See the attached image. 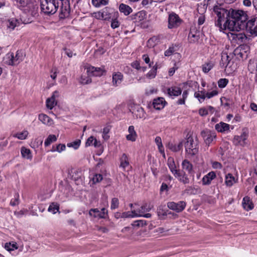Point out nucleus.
Listing matches in <instances>:
<instances>
[{
  "mask_svg": "<svg viewBox=\"0 0 257 257\" xmlns=\"http://www.w3.org/2000/svg\"><path fill=\"white\" fill-rule=\"evenodd\" d=\"M120 167L122 168L123 169H125V168L128 166L129 165V161L128 158L127 156L123 154L120 160Z\"/></svg>",
  "mask_w": 257,
  "mask_h": 257,
  "instance_id": "35",
  "label": "nucleus"
},
{
  "mask_svg": "<svg viewBox=\"0 0 257 257\" xmlns=\"http://www.w3.org/2000/svg\"><path fill=\"white\" fill-rule=\"evenodd\" d=\"M213 65L212 62L205 63L202 65V71L204 73H207L212 68Z\"/></svg>",
  "mask_w": 257,
  "mask_h": 257,
  "instance_id": "42",
  "label": "nucleus"
},
{
  "mask_svg": "<svg viewBox=\"0 0 257 257\" xmlns=\"http://www.w3.org/2000/svg\"><path fill=\"white\" fill-rule=\"evenodd\" d=\"M119 10L125 16H128L133 12L132 9L129 6L124 4H120L119 6Z\"/></svg>",
  "mask_w": 257,
  "mask_h": 257,
  "instance_id": "27",
  "label": "nucleus"
},
{
  "mask_svg": "<svg viewBox=\"0 0 257 257\" xmlns=\"http://www.w3.org/2000/svg\"><path fill=\"white\" fill-rule=\"evenodd\" d=\"M21 154L23 158L28 160H31L32 159V155L31 151L29 149L23 147L21 148Z\"/></svg>",
  "mask_w": 257,
  "mask_h": 257,
  "instance_id": "30",
  "label": "nucleus"
},
{
  "mask_svg": "<svg viewBox=\"0 0 257 257\" xmlns=\"http://www.w3.org/2000/svg\"><path fill=\"white\" fill-rule=\"evenodd\" d=\"M118 13L117 12L114 13V19H112L111 23V27L112 29H115L118 28L119 26V23L117 20V18L118 17Z\"/></svg>",
  "mask_w": 257,
  "mask_h": 257,
  "instance_id": "39",
  "label": "nucleus"
},
{
  "mask_svg": "<svg viewBox=\"0 0 257 257\" xmlns=\"http://www.w3.org/2000/svg\"><path fill=\"white\" fill-rule=\"evenodd\" d=\"M5 247L8 251L14 250L15 249L18 248L16 243H11V242L6 243Z\"/></svg>",
  "mask_w": 257,
  "mask_h": 257,
  "instance_id": "47",
  "label": "nucleus"
},
{
  "mask_svg": "<svg viewBox=\"0 0 257 257\" xmlns=\"http://www.w3.org/2000/svg\"><path fill=\"white\" fill-rule=\"evenodd\" d=\"M102 176L100 174H96L92 178V181L94 184L98 183L102 180Z\"/></svg>",
  "mask_w": 257,
  "mask_h": 257,
  "instance_id": "54",
  "label": "nucleus"
},
{
  "mask_svg": "<svg viewBox=\"0 0 257 257\" xmlns=\"http://www.w3.org/2000/svg\"><path fill=\"white\" fill-rule=\"evenodd\" d=\"M107 214V210L105 208H102L100 210L97 208L91 209L89 210L90 216L94 218H104Z\"/></svg>",
  "mask_w": 257,
  "mask_h": 257,
  "instance_id": "9",
  "label": "nucleus"
},
{
  "mask_svg": "<svg viewBox=\"0 0 257 257\" xmlns=\"http://www.w3.org/2000/svg\"><path fill=\"white\" fill-rule=\"evenodd\" d=\"M247 139V134L243 132L240 136H234L233 143L235 146H244L246 143L245 141Z\"/></svg>",
  "mask_w": 257,
  "mask_h": 257,
  "instance_id": "14",
  "label": "nucleus"
},
{
  "mask_svg": "<svg viewBox=\"0 0 257 257\" xmlns=\"http://www.w3.org/2000/svg\"><path fill=\"white\" fill-rule=\"evenodd\" d=\"M218 94V91L216 90H213L211 92H207L205 94V98H210Z\"/></svg>",
  "mask_w": 257,
  "mask_h": 257,
  "instance_id": "60",
  "label": "nucleus"
},
{
  "mask_svg": "<svg viewBox=\"0 0 257 257\" xmlns=\"http://www.w3.org/2000/svg\"><path fill=\"white\" fill-rule=\"evenodd\" d=\"M205 19V16H204L203 15H201L199 16L198 20V25H202L204 23Z\"/></svg>",
  "mask_w": 257,
  "mask_h": 257,
  "instance_id": "64",
  "label": "nucleus"
},
{
  "mask_svg": "<svg viewBox=\"0 0 257 257\" xmlns=\"http://www.w3.org/2000/svg\"><path fill=\"white\" fill-rule=\"evenodd\" d=\"M59 209V206L57 204H55L54 203H51L49 208H48V211L49 212H53L54 214L56 213V212L58 211Z\"/></svg>",
  "mask_w": 257,
  "mask_h": 257,
  "instance_id": "48",
  "label": "nucleus"
},
{
  "mask_svg": "<svg viewBox=\"0 0 257 257\" xmlns=\"http://www.w3.org/2000/svg\"><path fill=\"white\" fill-rule=\"evenodd\" d=\"M195 188L192 186H188L184 190V192L187 194H192L195 193Z\"/></svg>",
  "mask_w": 257,
  "mask_h": 257,
  "instance_id": "59",
  "label": "nucleus"
},
{
  "mask_svg": "<svg viewBox=\"0 0 257 257\" xmlns=\"http://www.w3.org/2000/svg\"><path fill=\"white\" fill-rule=\"evenodd\" d=\"M108 3V0H92V5L96 8L105 6Z\"/></svg>",
  "mask_w": 257,
  "mask_h": 257,
  "instance_id": "37",
  "label": "nucleus"
},
{
  "mask_svg": "<svg viewBox=\"0 0 257 257\" xmlns=\"http://www.w3.org/2000/svg\"><path fill=\"white\" fill-rule=\"evenodd\" d=\"M242 205L246 210H251L253 208V204L248 197H245L243 199Z\"/></svg>",
  "mask_w": 257,
  "mask_h": 257,
  "instance_id": "26",
  "label": "nucleus"
},
{
  "mask_svg": "<svg viewBox=\"0 0 257 257\" xmlns=\"http://www.w3.org/2000/svg\"><path fill=\"white\" fill-rule=\"evenodd\" d=\"M86 69H87L88 74L91 75V76H101L105 72V70L103 68L89 66L86 67Z\"/></svg>",
  "mask_w": 257,
  "mask_h": 257,
  "instance_id": "10",
  "label": "nucleus"
},
{
  "mask_svg": "<svg viewBox=\"0 0 257 257\" xmlns=\"http://www.w3.org/2000/svg\"><path fill=\"white\" fill-rule=\"evenodd\" d=\"M167 164H168V166L171 172L173 174H176L178 170L176 169V165L175 164L174 159L172 157H169L168 159Z\"/></svg>",
  "mask_w": 257,
  "mask_h": 257,
  "instance_id": "29",
  "label": "nucleus"
},
{
  "mask_svg": "<svg viewBox=\"0 0 257 257\" xmlns=\"http://www.w3.org/2000/svg\"><path fill=\"white\" fill-rule=\"evenodd\" d=\"M40 6L42 11L45 14H54L57 11L58 4H56L55 0L48 1V0H40Z\"/></svg>",
  "mask_w": 257,
  "mask_h": 257,
  "instance_id": "4",
  "label": "nucleus"
},
{
  "mask_svg": "<svg viewBox=\"0 0 257 257\" xmlns=\"http://www.w3.org/2000/svg\"><path fill=\"white\" fill-rule=\"evenodd\" d=\"M256 2L257 0H243V4L244 6L250 7L252 4L254 7L257 9Z\"/></svg>",
  "mask_w": 257,
  "mask_h": 257,
  "instance_id": "46",
  "label": "nucleus"
},
{
  "mask_svg": "<svg viewBox=\"0 0 257 257\" xmlns=\"http://www.w3.org/2000/svg\"><path fill=\"white\" fill-rule=\"evenodd\" d=\"M216 177L215 173L212 171L208 173L206 175L204 176L202 179V184L204 185H209L211 182Z\"/></svg>",
  "mask_w": 257,
  "mask_h": 257,
  "instance_id": "18",
  "label": "nucleus"
},
{
  "mask_svg": "<svg viewBox=\"0 0 257 257\" xmlns=\"http://www.w3.org/2000/svg\"><path fill=\"white\" fill-rule=\"evenodd\" d=\"M139 214L136 210H132V212L127 211L122 213L121 217L123 218L139 217Z\"/></svg>",
  "mask_w": 257,
  "mask_h": 257,
  "instance_id": "38",
  "label": "nucleus"
},
{
  "mask_svg": "<svg viewBox=\"0 0 257 257\" xmlns=\"http://www.w3.org/2000/svg\"><path fill=\"white\" fill-rule=\"evenodd\" d=\"M200 39V32L195 29H191L189 35L188 39L191 43H195Z\"/></svg>",
  "mask_w": 257,
  "mask_h": 257,
  "instance_id": "15",
  "label": "nucleus"
},
{
  "mask_svg": "<svg viewBox=\"0 0 257 257\" xmlns=\"http://www.w3.org/2000/svg\"><path fill=\"white\" fill-rule=\"evenodd\" d=\"M168 94L170 96H177L181 94L182 90L180 88L178 87H172L168 88Z\"/></svg>",
  "mask_w": 257,
  "mask_h": 257,
  "instance_id": "25",
  "label": "nucleus"
},
{
  "mask_svg": "<svg viewBox=\"0 0 257 257\" xmlns=\"http://www.w3.org/2000/svg\"><path fill=\"white\" fill-rule=\"evenodd\" d=\"M128 132L129 134L126 137V139L128 141L135 142L136 140L137 135L135 131L134 126L133 125L130 126L128 129Z\"/></svg>",
  "mask_w": 257,
  "mask_h": 257,
  "instance_id": "21",
  "label": "nucleus"
},
{
  "mask_svg": "<svg viewBox=\"0 0 257 257\" xmlns=\"http://www.w3.org/2000/svg\"><path fill=\"white\" fill-rule=\"evenodd\" d=\"M147 225V221L144 220H139L134 221L132 225L134 226H143L144 225Z\"/></svg>",
  "mask_w": 257,
  "mask_h": 257,
  "instance_id": "51",
  "label": "nucleus"
},
{
  "mask_svg": "<svg viewBox=\"0 0 257 257\" xmlns=\"http://www.w3.org/2000/svg\"><path fill=\"white\" fill-rule=\"evenodd\" d=\"M80 140H76L72 143H70L67 144V147H73L75 149H77L78 148L80 145Z\"/></svg>",
  "mask_w": 257,
  "mask_h": 257,
  "instance_id": "53",
  "label": "nucleus"
},
{
  "mask_svg": "<svg viewBox=\"0 0 257 257\" xmlns=\"http://www.w3.org/2000/svg\"><path fill=\"white\" fill-rule=\"evenodd\" d=\"M57 104L56 100L48 98L46 100V106L48 108L52 109Z\"/></svg>",
  "mask_w": 257,
  "mask_h": 257,
  "instance_id": "41",
  "label": "nucleus"
},
{
  "mask_svg": "<svg viewBox=\"0 0 257 257\" xmlns=\"http://www.w3.org/2000/svg\"><path fill=\"white\" fill-rule=\"evenodd\" d=\"M143 59L147 64H149L150 67H152V64H153V62L150 63V60L148 55L145 54L143 55Z\"/></svg>",
  "mask_w": 257,
  "mask_h": 257,
  "instance_id": "61",
  "label": "nucleus"
},
{
  "mask_svg": "<svg viewBox=\"0 0 257 257\" xmlns=\"http://www.w3.org/2000/svg\"><path fill=\"white\" fill-rule=\"evenodd\" d=\"M182 168L187 171L188 173H190L192 170V165L187 160H184L182 163Z\"/></svg>",
  "mask_w": 257,
  "mask_h": 257,
  "instance_id": "31",
  "label": "nucleus"
},
{
  "mask_svg": "<svg viewBox=\"0 0 257 257\" xmlns=\"http://www.w3.org/2000/svg\"><path fill=\"white\" fill-rule=\"evenodd\" d=\"M155 143L158 146L160 152L163 154L165 157L164 150L162 143V139L160 137H156L155 140Z\"/></svg>",
  "mask_w": 257,
  "mask_h": 257,
  "instance_id": "36",
  "label": "nucleus"
},
{
  "mask_svg": "<svg viewBox=\"0 0 257 257\" xmlns=\"http://www.w3.org/2000/svg\"><path fill=\"white\" fill-rule=\"evenodd\" d=\"M174 52V49L173 47H170L168 50L165 52V55L166 56H170Z\"/></svg>",
  "mask_w": 257,
  "mask_h": 257,
  "instance_id": "63",
  "label": "nucleus"
},
{
  "mask_svg": "<svg viewBox=\"0 0 257 257\" xmlns=\"http://www.w3.org/2000/svg\"><path fill=\"white\" fill-rule=\"evenodd\" d=\"M238 31L231 33L229 37L232 39V41H234L235 42L240 44L242 43L244 39H246L245 35L242 33H238Z\"/></svg>",
  "mask_w": 257,
  "mask_h": 257,
  "instance_id": "13",
  "label": "nucleus"
},
{
  "mask_svg": "<svg viewBox=\"0 0 257 257\" xmlns=\"http://www.w3.org/2000/svg\"><path fill=\"white\" fill-rule=\"evenodd\" d=\"M167 206L169 209L179 212L184 210L186 206V203L184 201H180L178 203L170 202L168 203Z\"/></svg>",
  "mask_w": 257,
  "mask_h": 257,
  "instance_id": "12",
  "label": "nucleus"
},
{
  "mask_svg": "<svg viewBox=\"0 0 257 257\" xmlns=\"http://www.w3.org/2000/svg\"><path fill=\"white\" fill-rule=\"evenodd\" d=\"M20 22L15 18H12L8 21L7 26L9 28L14 30L15 28L19 26Z\"/></svg>",
  "mask_w": 257,
  "mask_h": 257,
  "instance_id": "33",
  "label": "nucleus"
},
{
  "mask_svg": "<svg viewBox=\"0 0 257 257\" xmlns=\"http://www.w3.org/2000/svg\"><path fill=\"white\" fill-rule=\"evenodd\" d=\"M158 215L161 219H164L168 214H171L172 213L169 210L164 208V206H160L157 210Z\"/></svg>",
  "mask_w": 257,
  "mask_h": 257,
  "instance_id": "23",
  "label": "nucleus"
},
{
  "mask_svg": "<svg viewBox=\"0 0 257 257\" xmlns=\"http://www.w3.org/2000/svg\"><path fill=\"white\" fill-rule=\"evenodd\" d=\"M232 9L228 10L222 8L220 5L215 6L213 8V12L215 15H216V19L217 20L215 21V26L219 28H222V22L226 20V18L230 15Z\"/></svg>",
  "mask_w": 257,
  "mask_h": 257,
  "instance_id": "3",
  "label": "nucleus"
},
{
  "mask_svg": "<svg viewBox=\"0 0 257 257\" xmlns=\"http://www.w3.org/2000/svg\"><path fill=\"white\" fill-rule=\"evenodd\" d=\"M119 205V201L117 198H113L111 199L110 208L111 209H115L118 208Z\"/></svg>",
  "mask_w": 257,
  "mask_h": 257,
  "instance_id": "49",
  "label": "nucleus"
},
{
  "mask_svg": "<svg viewBox=\"0 0 257 257\" xmlns=\"http://www.w3.org/2000/svg\"><path fill=\"white\" fill-rule=\"evenodd\" d=\"M246 29L252 34L257 35V17L251 19L245 24Z\"/></svg>",
  "mask_w": 257,
  "mask_h": 257,
  "instance_id": "11",
  "label": "nucleus"
},
{
  "mask_svg": "<svg viewBox=\"0 0 257 257\" xmlns=\"http://www.w3.org/2000/svg\"><path fill=\"white\" fill-rule=\"evenodd\" d=\"M201 136L204 139L205 143L209 145L216 138L215 133L209 130H204L201 133Z\"/></svg>",
  "mask_w": 257,
  "mask_h": 257,
  "instance_id": "8",
  "label": "nucleus"
},
{
  "mask_svg": "<svg viewBox=\"0 0 257 257\" xmlns=\"http://www.w3.org/2000/svg\"><path fill=\"white\" fill-rule=\"evenodd\" d=\"M247 19V15L243 11L231 10L230 15L226 18L222 28L220 30L228 29L231 31H239L244 27V23Z\"/></svg>",
  "mask_w": 257,
  "mask_h": 257,
  "instance_id": "1",
  "label": "nucleus"
},
{
  "mask_svg": "<svg viewBox=\"0 0 257 257\" xmlns=\"http://www.w3.org/2000/svg\"><path fill=\"white\" fill-rule=\"evenodd\" d=\"M146 18V13L144 11H141L127 17V20L132 21L136 26L142 24V21Z\"/></svg>",
  "mask_w": 257,
  "mask_h": 257,
  "instance_id": "6",
  "label": "nucleus"
},
{
  "mask_svg": "<svg viewBox=\"0 0 257 257\" xmlns=\"http://www.w3.org/2000/svg\"><path fill=\"white\" fill-rule=\"evenodd\" d=\"M165 101L162 98H158L154 100L153 105L156 109L160 110L164 106Z\"/></svg>",
  "mask_w": 257,
  "mask_h": 257,
  "instance_id": "28",
  "label": "nucleus"
},
{
  "mask_svg": "<svg viewBox=\"0 0 257 257\" xmlns=\"http://www.w3.org/2000/svg\"><path fill=\"white\" fill-rule=\"evenodd\" d=\"M100 142H98L97 140L92 136L89 137L86 142V146H90L93 145L94 147H97L100 146Z\"/></svg>",
  "mask_w": 257,
  "mask_h": 257,
  "instance_id": "34",
  "label": "nucleus"
},
{
  "mask_svg": "<svg viewBox=\"0 0 257 257\" xmlns=\"http://www.w3.org/2000/svg\"><path fill=\"white\" fill-rule=\"evenodd\" d=\"M157 66L156 65L153 67V69L147 74V77L150 79L154 78L156 75Z\"/></svg>",
  "mask_w": 257,
  "mask_h": 257,
  "instance_id": "43",
  "label": "nucleus"
},
{
  "mask_svg": "<svg viewBox=\"0 0 257 257\" xmlns=\"http://www.w3.org/2000/svg\"><path fill=\"white\" fill-rule=\"evenodd\" d=\"M228 82V79L226 78H221L218 80V85L220 88H224L226 86Z\"/></svg>",
  "mask_w": 257,
  "mask_h": 257,
  "instance_id": "52",
  "label": "nucleus"
},
{
  "mask_svg": "<svg viewBox=\"0 0 257 257\" xmlns=\"http://www.w3.org/2000/svg\"><path fill=\"white\" fill-rule=\"evenodd\" d=\"M181 23V20L175 13L170 14L168 18V28L173 29L179 27Z\"/></svg>",
  "mask_w": 257,
  "mask_h": 257,
  "instance_id": "7",
  "label": "nucleus"
},
{
  "mask_svg": "<svg viewBox=\"0 0 257 257\" xmlns=\"http://www.w3.org/2000/svg\"><path fill=\"white\" fill-rule=\"evenodd\" d=\"M167 147L170 150H171L173 152H177L179 151L177 145L169 143L168 144Z\"/></svg>",
  "mask_w": 257,
  "mask_h": 257,
  "instance_id": "57",
  "label": "nucleus"
},
{
  "mask_svg": "<svg viewBox=\"0 0 257 257\" xmlns=\"http://www.w3.org/2000/svg\"><path fill=\"white\" fill-rule=\"evenodd\" d=\"M91 75H88L86 72L85 74H83L80 79V83L82 84H87L91 82Z\"/></svg>",
  "mask_w": 257,
  "mask_h": 257,
  "instance_id": "32",
  "label": "nucleus"
},
{
  "mask_svg": "<svg viewBox=\"0 0 257 257\" xmlns=\"http://www.w3.org/2000/svg\"><path fill=\"white\" fill-rule=\"evenodd\" d=\"M110 128H111L110 126L107 125L105 127H104L103 128V132H102L103 135H102V137H103V138L105 140H108L109 139V136L108 135V134L110 132Z\"/></svg>",
  "mask_w": 257,
  "mask_h": 257,
  "instance_id": "44",
  "label": "nucleus"
},
{
  "mask_svg": "<svg viewBox=\"0 0 257 257\" xmlns=\"http://www.w3.org/2000/svg\"><path fill=\"white\" fill-rule=\"evenodd\" d=\"M194 96L196 98H198V100L200 102H202V101H203L205 98V94H200V91L195 92Z\"/></svg>",
  "mask_w": 257,
  "mask_h": 257,
  "instance_id": "55",
  "label": "nucleus"
},
{
  "mask_svg": "<svg viewBox=\"0 0 257 257\" xmlns=\"http://www.w3.org/2000/svg\"><path fill=\"white\" fill-rule=\"evenodd\" d=\"M230 125L226 123L220 122L215 125V128L218 132H224L229 130Z\"/></svg>",
  "mask_w": 257,
  "mask_h": 257,
  "instance_id": "24",
  "label": "nucleus"
},
{
  "mask_svg": "<svg viewBox=\"0 0 257 257\" xmlns=\"http://www.w3.org/2000/svg\"><path fill=\"white\" fill-rule=\"evenodd\" d=\"M65 148L66 146L64 144H60L57 146L55 150L58 152L59 153H60L62 151H64L65 149Z\"/></svg>",
  "mask_w": 257,
  "mask_h": 257,
  "instance_id": "62",
  "label": "nucleus"
},
{
  "mask_svg": "<svg viewBox=\"0 0 257 257\" xmlns=\"http://www.w3.org/2000/svg\"><path fill=\"white\" fill-rule=\"evenodd\" d=\"M57 137L54 135H50L44 142L45 146H49L51 143L56 141Z\"/></svg>",
  "mask_w": 257,
  "mask_h": 257,
  "instance_id": "40",
  "label": "nucleus"
},
{
  "mask_svg": "<svg viewBox=\"0 0 257 257\" xmlns=\"http://www.w3.org/2000/svg\"><path fill=\"white\" fill-rule=\"evenodd\" d=\"M101 11L91 13V16L97 20H102Z\"/></svg>",
  "mask_w": 257,
  "mask_h": 257,
  "instance_id": "58",
  "label": "nucleus"
},
{
  "mask_svg": "<svg viewBox=\"0 0 257 257\" xmlns=\"http://www.w3.org/2000/svg\"><path fill=\"white\" fill-rule=\"evenodd\" d=\"M28 132L27 131H24L21 133H17L15 134L14 137L18 138L20 140H24L25 139L28 135Z\"/></svg>",
  "mask_w": 257,
  "mask_h": 257,
  "instance_id": "45",
  "label": "nucleus"
},
{
  "mask_svg": "<svg viewBox=\"0 0 257 257\" xmlns=\"http://www.w3.org/2000/svg\"><path fill=\"white\" fill-rule=\"evenodd\" d=\"M101 16L103 20H109L111 18L113 10L108 7H105L101 11Z\"/></svg>",
  "mask_w": 257,
  "mask_h": 257,
  "instance_id": "19",
  "label": "nucleus"
},
{
  "mask_svg": "<svg viewBox=\"0 0 257 257\" xmlns=\"http://www.w3.org/2000/svg\"><path fill=\"white\" fill-rule=\"evenodd\" d=\"M175 177L177 178L183 184H188L189 183V179L188 177L185 172L183 171L180 172L178 170L177 173L174 174Z\"/></svg>",
  "mask_w": 257,
  "mask_h": 257,
  "instance_id": "16",
  "label": "nucleus"
},
{
  "mask_svg": "<svg viewBox=\"0 0 257 257\" xmlns=\"http://www.w3.org/2000/svg\"><path fill=\"white\" fill-rule=\"evenodd\" d=\"M150 210V208H147V204H145L141 206L140 209H139L138 210H137L136 212L139 214H140V215H139V217H140L143 216V214H144L145 211H149Z\"/></svg>",
  "mask_w": 257,
  "mask_h": 257,
  "instance_id": "50",
  "label": "nucleus"
},
{
  "mask_svg": "<svg viewBox=\"0 0 257 257\" xmlns=\"http://www.w3.org/2000/svg\"><path fill=\"white\" fill-rule=\"evenodd\" d=\"M184 147L186 154L189 156H194L198 153V141L197 137L187 136L186 141L184 142Z\"/></svg>",
  "mask_w": 257,
  "mask_h": 257,
  "instance_id": "2",
  "label": "nucleus"
},
{
  "mask_svg": "<svg viewBox=\"0 0 257 257\" xmlns=\"http://www.w3.org/2000/svg\"><path fill=\"white\" fill-rule=\"evenodd\" d=\"M237 182V179L233 176L231 174L228 173L225 175V184L227 187H231Z\"/></svg>",
  "mask_w": 257,
  "mask_h": 257,
  "instance_id": "20",
  "label": "nucleus"
},
{
  "mask_svg": "<svg viewBox=\"0 0 257 257\" xmlns=\"http://www.w3.org/2000/svg\"><path fill=\"white\" fill-rule=\"evenodd\" d=\"M123 75L119 72H114L112 74V84L115 86L119 85L123 80Z\"/></svg>",
  "mask_w": 257,
  "mask_h": 257,
  "instance_id": "17",
  "label": "nucleus"
},
{
  "mask_svg": "<svg viewBox=\"0 0 257 257\" xmlns=\"http://www.w3.org/2000/svg\"><path fill=\"white\" fill-rule=\"evenodd\" d=\"M229 57L227 54L222 55L221 56V61L223 64V65H225L227 66L230 59H229Z\"/></svg>",
  "mask_w": 257,
  "mask_h": 257,
  "instance_id": "56",
  "label": "nucleus"
},
{
  "mask_svg": "<svg viewBox=\"0 0 257 257\" xmlns=\"http://www.w3.org/2000/svg\"><path fill=\"white\" fill-rule=\"evenodd\" d=\"M7 63L9 65H17L21 62L24 59L23 53L22 50H18L16 54L10 53L7 55Z\"/></svg>",
  "mask_w": 257,
  "mask_h": 257,
  "instance_id": "5",
  "label": "nucleus"
},
{
  "mask_svg": "<svg viewBox=\"0 0 257 257\" xmlns=\"http://www.w3.org/2000/svg\"><path fill=\"white\" fill-rule=\"evenodd\" d=\"M39 119L43 123L48 126L52 125L54 123L53 120L50 117L47 115L43 113L39 114Z\"/></svg>",
  "mask_w": 257,
  "mask_h": 257,
  "instance_id": "22",
  "label": "nucleus"
}]
</instances>
